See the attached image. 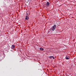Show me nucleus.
I'll use <instances>...</instances> for the list:
<instances>
[{
    "instance_id": "9",
    "label": "nucleus",
    "mask_w": 76,
    "mask_h": 76,
    "mask_svg": "<svg viewBox=\"0 0 76 76\" xmlns=\"http://www.w3.org/2000/svg\"><path fill=\"white\" fill-rule=\"evenodd\" d=\"M30 0V1H31V0Z\"/></svg>"
},
{
    "instance_id": "3",
    "label": "nucleus",
    "mask_w": 76,
    "mask_h": 76,
    "mask_svg": "<svg viewBox=\"0 0 76 76\" xmlns=\"http://www.w3.org/2000/svg\"><path fill=\"white\" fill-rule=\"evenodd\" d=\"M15 48V46L14 45H12V46L11 47V48H12V49H14Z\"/></svg>"
},
{
    "instance_id": "1",
    "label": "nucleus",
    "mask_w": 76,
    "mask_h": 76,
    "mask_svg": "<svg viewBox=\"0 0 76 76\" xmlns=\"http://www.w3.org/2000/svg\"><path fill=\"white\" fill-rule=\"evenodd\" d=\"M56 24L54 25L53 26V28H52V31H54V30H55V29H56Z\"/></svg>"
},
{
    "instance_id": "4",
    "label": "nucleus",
    "mask_w": 76,
    "mask_h": 76,
    "mask_svg": "<svg viewBox=\"0 0 76 76\" xmlns=\"http://www.w3.org/2000/svg\"><path fill=\"white\" fill-rule=\"evenodd\" d=\"M47 5L48 6V7L49 6H50V3H49V2H47Z\"/></svg>"
},
{
    "instance_id": "8",
    "label": "nucleus",
    "mask_w": 76,
    "mask_h": 76,
    "mask_svg": "<svg viewBox=\"0 0 76 76\" xmlns=\"http://www.w3.org/2000/svg\"><path fill=\"white\" fill-rule=\"evenodd\" d=\"M26 14H27V15H28V12H27Z\"/></svg>"
},
{
    "instance_id": "7",
    "label": "nucleus",
    "mask_w": 76,
    "mask_h": 76,
    "mask_svg": "<svg viewBox=\"0 0 76 76\" xmlns=\"http://www.w3.org/2000/svg\"><path fill=\"white\" fill-rule=\"evenodd\" d=\"M40 50H42V51L44 50V49H43V48H40Z\"/></svg>"
},
{
    "instance_id": "2",
    "label": "nucleus",
    "mask_w": 76,
    "mask_h": 76,
    "mask_svg": "<svg viewBox=\"0 0 76 76\" xmlns=\"http://www.w3.org/2000/svg\"><path fill=\"white\" fill-rule=\"evenodd\" d=\"M65 59L66 60H69L70 59V57L69 56H66L65 57Z\"/></svg>"
},
{
    "instance_id": "6",
    "label": "nucleus",
    "mask_w": 76,
    "mask_h": 76,
    "mask_svg": "<svg viewBox=\"0 0 76 76\" xmlns=\"http://www.w3.org/2000/svg\"><path fill=\"white\" fill-rule=\"evenodd\" d=\"M49 58H53V59H54V57L53 56H50Z\"/></svg>"
},
{
    "instance_id": "5",
    "label": "nucleus",
    "mask_w": 76,
    "mask_h": 76,
    "mask_svg": "<svg viewBox=\"0 0 76 76\" xmlns=\"http://www.w3.org/2000/svg\"><path fill=\"white\" fill-rule=\"evenodd\" d=\"M29 19V17L26 16V20H28Z\"/></svg>"
}]
</instances>
